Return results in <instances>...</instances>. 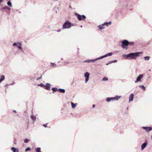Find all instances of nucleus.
Segmentation results:
<instances>
[{"label": "nucleus", "instance_id": "nucleus-8", "mask_svg": "<svg viewBox=\"0 0 152 152\" xmlns=\"http://www.w3.org/2000/svg\"><path fill=\"white\" fill-rule=\"evenodd\" d=\"M142 128L146 131H150L152 130V127L143 126Z\"/></svg>", "mask_w": 152, "mask_h": 152}, {"label": "nucleus", "instance_id": "nucleus-3", "mask_svg": "<svg viewBox=\"0 0 152 152\" xmlns=\"http://www.w3.org/2000/svg\"><path fill=\"white\" fill-rule=\"evenodd\" d=\"M70 27L71 25L70 24V22L68 20H66L63 25L62 29H64L69 28Z\"/></svg>", "mask_w": 152, "mask_h": 152}, {"label": "nucleus", "instance_id": "nucleus-45", "mask_svg": "<svg viewBox=\"0 0 152 152\" xmlns=\"http://www.w3.org/2000/svg\"><path fill=\"white\" fill-rule=\"evenodd\" d=\"M70 24L71 25V27L72 26H73L74 25V23H72L70 22Z\"/></svg>", "mask_w": 152, "mask_h": 152}, {"label": "nucleus", "instance_id": "nucleus-54", "mask_svg": "<svg viewBox=\"0 0 152 152\" xmlns=\"http://www.w3.org/2000/svg\"><path fill=\"white\" fill-rule=\"evenodd\" d=\"M69 63L68 62H64V64H65L66 63Z\"/></svg>", "mask_w": 152, "mask_h": 152}, {"label": "nucleus", "instance_id": "nucleus-2", "mask_svg": "<svg viewBox=\"0 0 152 152\" xmlns=\"http://www.w3.org/2000/svg\"><path fill=\"white\" fill-rule=\"evenodd\" d=\"M75 15L77 17V19L80 21L83 20L85 21L86 18V16L83 15H80L78 13H75Z\"/></svg>", "mask_w": 152, "mask_h": 152}, {"label": "nucleus", "instance_id": "nucleus-41", "mask_svg": "<svg viewBox=\"0 0 152 152\" xmlns=\"http://www.w3.org/2000/svg\"><path fill=\"white\" fill-rule=\"evenodd\" d=\"M98 58L99 59V60H100V59H102L103 58V56H101L100 57H98Z\"/></svg>", "mask_w": 152, "mask_h": 152}, {"label": "nucleus", "instance_id": "nucleus-52", "mask_svg": "<svg viewBox=\"0 0 152 152\" xmlns=\"http://www.w3.org/2000/svg\"><path fill=\"white\" fill-rule=\"evenodd\" d=\"M4 0H0V4H1V3H2Z\"/></svg>", "mask_w": 152, "mask_h": 152}, {"label": "nucleus", "instance_id": "nucleus-26", "mask_svg": "<svg viewBox=\"0 0 152 152\" xmlns=\"http://www.w3.org/2000/svg\"><path fill=\"white\" fill-rule=\"evenodd\" d=\"M29 141L30 140L27 138L24 139V140H23L24 142L25 143H27L28 142H29Z\"/></svg>", "mask_w": 152, "mask_h": 152}, {"label": "nucleus", "instance_id": "nucleus-60", "mask_svg": "<svg viewBox=\"0 0 152 152\" xmlns=\"http://www.w3.org/2000/svg\"><path fill=\"white\" fill-rule=\"evenodd\" d=\"M55 1H57L58 0H55Z\"/></svg>", "mask_w": 152, "mask_h": 152}, {"label": "nucleus", "instance_id": "nucleus-30", "mask_svg": "<svg viewBox=\"0 0 152 152\" xmlns=\"http://www.w3.org/2000/svg\"><path fill=\"white\" fill-rule=\"evenodd\" d=\"M145 60L149 61L150 59V57L149 56H145L144 57Z\"/></svg>", "mask_w": 152, "mask_h": 152}, {"label": "nucleus", "instance_id": "nucleus-53", "mask_svg": "<svg viewBox=\"0 0 152 152\" xmlns=\"http://www.w3.org/2000/svg\"><path fill=\"white\" fill-rule=\"evenodd\" d=\"M26 48H26L25 47V48H23V50H25V49H26Z\"/></svg>", "mask_w": 152, "mask_h": 152}, {"label": "nucleus", "instance_id": "nucleus-63", "mask_svg": "<svg viewBox=\"0 0 152 152\" xmlns=\"http://www.w3.org/2000/svg\"><path fill=\"white\" fill-rule=\"evenodd\" d=\"M149 71H151V69H150V70H149Z\"/></svg>", "mask_w": 152, "mask_h": 152}, {"label": "nucleus", "instance_id": "nucleus-5", "mask_svg": "<svg viewBox=\"0 0 152 152\" xmlns=\"http://www.w3.org/2000/svg\"><path fill=\"white\" fill-rule=\"evenodd\" d=\"M90 75V74L88 72H86L84 75V76L85 77V81L86 83H87L89 80V77Z\"/></svg>", "mask_w": 152, "mask_h": 152}, {"label": "nucleus", "instance_id": "nucleus-13", "mask_svg": "<svg viewBox=\"0 0 152 152\" xmlns=\"http://www.w3.org/2000/svg\"><path fill=\"white\" fill-rule=\"evenodd\" d=\"M1 9L2 10H7L8 11H10L11 10V8L7 6H5L2 7Z\"/></svg>", "mask_w": 152, "mask_h": 152}, {"label": "nucleus", "instance_id": "nucleus-9", "mask_svg": "<svg viewBox=\"0 0 152 152\" xmlns=\"http://www.w3.org/2000/svg\"><path fill=\"white\" fill-rule=\"evenodd\" d=\"M143 75L142 74L140 75L137 77L136 80L135 81V83H137L138 82L140 81L141 79L143 77Z\"/></svg>", "mask_w": 152, "mask_h": 152}, {"label": "nucleus", "instance_id": "nucleus-18", "mask_svg": "<svg viewBox=\"0 0 152 152\" xmlns=\"http://www.w3.org/2000/svg\"><path fill=\"white\" fill-rule=\"evenodd\" d=\"M113 97H108L106 99V101L107 102H109L111 101H113Z\"/></svg>", "mask_w": 152, "mask_h": 152}, {"label": "nucleus", "instance_id": "nucleus-29", "mask_svg": "<svg viewBox=\"0 0 152 152\" xmlns=\"http://www.w3.org/2000/svg\"><path fill=\"white\" fill-rule=\"evenodd\" d=\"M41 148L40 147H37L36 149V152H42L41 151Z\"/></svg>", "mask_w": 152, "mask_h": 152}, {"label": "nucleus", "instance_id": "nucleus-36", "mask_svg": "<svg viewBox=\"0 0 152 152\" xmlns=\"http://www.w3.org/2000/svg\"><path fill=\"white\" fill-rule=\"evenodd\" d=\"M16 141L17 139L16 138H14L13 143L15 144H16Z\"/></svg>", "mask_w": 152, "mask_h": 152}, {"label": "nucleus", "instance_id": "nucleus-61", "mask_svg": "<svg viewBox=\"0 0 152 152\" xmlns=\"http://www.w3.org/2000/svg\"><path fill=\"white\" fill-rule=\"evenodd\" d=\"M49 27H50V26H48V28H49Z\"/></svg>", "mask_w": 152, "mask_h": 152}, {"label": "nucleus", "instance_id": "nucleus-50", "mask_svg": "<svg viewBox=\"0 0 152 152\" xmlns=\"http://www.w3.org/2000/svg\"><path fill=\"white\" fill-rule=\"evenodd\" d=\"M13 112H14L15 113H16V111L15 110H13Z\"/></svg>", "mask_w": 152, "mask_h": 152}, {"label": "nucleus", "instance_id": "nucleus-38", "mask_svg": "<svg viewBox=\"0 0 152 152\" xmlns=\"http://www.w3.org/2000/svg\"><path fill=\"white\" fill-rule=\"evenodd\" d=\"M42 75H41V76L40 77L37 78V79H36L37 80H38L41 79L42 78Z\"/></svg>", "mask_w": 152, "mask_h": 152}, {"label": "nucleus", "instance_id": "nucleus-14", "mask_svg": "<svg viewBox=\"0 0 152 152\" xmlns=\"http://www.w3.org/2000/svg\"><path fill=\"white\" fill-rule=\"evenodd\" d=\"M117 62V61L116 60H115L113 61H110L109 62L107 63L106 64V65L107 66L109 64H111L112 63H116Z\"/></svg>", "mask_w": 152, "mask_h": 152}, {"label": "nucleus", "instance_id": "nucleus-7", "mask_svg": "<svg viewBox=\"0 0 152 152\" xmlns=\"http://www.w3.org/2000/svg\"><path fill=\"white\" fill-rule=\"evenodd\" d=\"M51 86V85L48 83H47L46 84V85H45V86L44 87V89L48 90H49L50 89V86Z\"/></svg>", "mask_w": 152, "mask_h": 152}, {"label": "nucleus", "instance_id": "nucleus-25", "mask_svg": "<svg viewBox=\"0 0 152 152\" xmlns=\"http://www.w3.org/2000/svg\"><path fill=\"white\" fill-rule=\"evenodd\" d=\"M7 5L10 7H12V4L11 1L10 0L7 1Z\"/></svg>", "mask_w": 152, "mask_h": 152}, {"label": "nucleus", "instance_id": "nucleus-27", "mask_svg": "<svg viewBox=\"0 0 152 152\" xmlns=\"http://www.w3.org/2000/svg\"><path fill=\"white\" fill-rule=\"evenodd\" d=\"M51 89L53 91L56 92L57 91H58V88L56 87L52 88Z\"/></svg>", "mask_w": 152, "mask_h": 152}, {"label": "nucleus", "instance_id": "nucleus-6", "mask_svg": "<svg viewBox=\"0 0 152 152\" xmlns=\"http://www.w3.org/2000/svg\"><path fill=\"white\" fill-rule=\"evenodd\" d=\"M143 53L142 51L141 52L134 53V59H136L137 57L142 55Z\"/></svg>", "mask_w": 152, "mask_h": 152}, {"label": "nucleus", "instance_id": "nucleus-22", "mask_svg": "<svg viewBox=\"0 0 152 152\" xmlns=\"http://www.w3.org/2000/svg\"><path fill=\"white\" fill-rule=\"evenodd\" d=\"M129 102L133 100V93L131 94L129 97Z\"/></svg>", "mask_w": 152, "mask_h": 152}, {"label": "nucleus", "instance_id": "nucleus-57", "mask_svg": "<svg viewBox=\"0 0 152 152\" xmlns=\"http://www.w3.org/2000/svg\"><path fill=\"white\" fill-rule=\"evenodd\" d=\"M82 26H82V25H81V26H80V27H81V28H82Z\"/></svg>", "mask_w": 152, "mask_h": 152}, {"label": "nucleus", "instance_id": "nucleus-20", "mask_svg": "<svg viewBox=\"0 0 152 152\" xmlns=\"http://www.w3.org/2000/svg\"><path fill=\"white\" fill-rule=\"evenodd\" d=\"M5 78V76L4 75H1L0 78V83L3 81Z\"/></svg>", "mask_w": 152, "mask_h": 152}, {"label": "nucleus", "instance_id": "nucleus-44", "mask_svg": "<svg viewBox=\"0 0 152 152\" xmlns=\"http://www.w3.org/2000/svg\"><path fill=\"white\" fill-rule=\"evenodd\" d=\"M22 53H24V50L23 49V48H22V49H21L20 50Z\"/></svg>", "mask_w": 152, "mask_h": 152}, {"label": "nucleus", "instance_id": "nucleus-62", "mask_svg": "<svg viewBox=\"0 0 152 152\" xmlns=\"http://www.w3.org/2000/svg\"><path fill=\"white\" fill-rule=\"evenodd\" d=\"M49 27H50V26H48V28H49Z\"/></svg>", "mask_w": 152, "mask_h": 152}, {"label": "nucleus", "instance_id": "nucleus-56", "mask_svg": "<svg viewBox=\"0 0 152 152\" xmlns=\"http://www.w3.org/2000/svg\"><path fill=\"white\" fill-rule=\"evenodd\" d=\"M61 60H63V58H61Z\"/></svg>", "mask_w": 152, "mask_h": 152}, {"label": "nucleus", "instance_id": "nucleus-32", "mask_svg": "<svg viewBox=\"0 0 152 152\" xmlns=\"http://www.w3.org/2000/svg\"><path fill=\"white\" fill-rule=\"evenodd\" d=\"M38 86H39L41 87H43L44 88V87L45 86V85L43 84V83H40V84H38L37 85Z\"/></svg>", "mask_w": 152, "mask_h": 152}, {"label": "nucleus", "instance_id": "nucleus-31", "mask_svg": "<svg viewBox=\"0 0 152 152\" xmlns=\"http://www.w3.org/2000/svg\"><path fill=\"white\" fill-rule=\"evenodd\" d=\"M108 80V78L107 77H105L103 78L102 80V81H107Z\"/></svg>", "mask_w": 152, "mask_h": 152}, {"label": "nucleus", "instance_id": "nucleus-19", "mask_svg": "<svg viewBox=\"0 0 152 152\" xmlns=\"http://www.w3.org/2000/svg\"><path fill=\"white\" fill-rule=\"evenodd\" d=\"M77 103H74L73 102H71V105L73 109L75 108L76 106L77 105Z\"/></svg>", "mask_w": 152, "mask_h": 152}, {"label": "nucleus", "instance_id": "nucleus-12", "mask_svg": "<svg viewBox=\"0 0 152 152\" xmlns=\"http://www.w3.org/2000/svg\"><path fill=\"white\" fill-rule=\"evenodd\" d=\"M121 97V96L116 95L115 97H113V100H118Z\"/></svg>", "mask_w": 152, "mask_h": 152}, {"label": "nucleus", "instance_id": "nucleus-1", "mask_svg": "<svg viewBox=\"0 0 152 152\" xmlns=\"http://www.w3.org/2000/svg\"><path fill=\"white\" fill-rule=\"evenodd\" d=\"M130 45H133V42H130L127 40L124 39L121 42V46L122 48L127 50L128 49L127 46Z\"/></svg>", "mask_w": 152, "mask_h": 152}, {"label": "nucleus", "instance_id": "nucleus-47", "mask_svg": "<svg viewBox=\"0 0 152 152\" xmlns=\"http://www.w3.org/2000/svg\"><path fill=\"white\" fill-rule=\"evenodd\" d=\"M91 62L93 63H94L95 62L94 61V59H91Z\"/></svg>", "mask_w": 152, "mask_h": 152}, {"label": "nucleus", "instance_id": "nucleus-35", "mask_svg": "<svg viewBox=\"0 0 152 152\" xmlns=\"http://www.w3.org/2000/svg\"><path fill=\"white\" fill-rule=\"evenodd\" d=\"M56 66V64H55L54 63H53L52 62L50 63V66L52 67L53 66Z\"/></svg>", "mask_w": 152, "mask_h": 152}, {"label": "nucleus", "instance_id": "nucleus-55", "mask_svg": "<svg viewBox=\"0 0 152 152\" xmlns=\"http://www.w3.org/2000/svg\"><path fill=\"white\" fill-rule=\"evenodd\" d=\"M89 63L90 62H91V59H89Z\"/></svg>", "mask_w": 152, "mask_h": 152}, {"label": "nucleus", "instance_id": "nucleus-59", "mask_svg": "<svg viewBox=\"0 0 152 152\" xmlns=\"http://www.w3.org/2000/svg\"><path fill=\"white\" fill-rule=\"evenodd\" d=\"M128 107H128H128H127V110H128Z\"/></svg>", "mask_w": 152, "mask_h": 152}, {"label": "nucleus", "instance_id": "nucleus-51", "mask_svg": "<svg viewBox=\"0 0 152 152\" xmlns=\"http://www.w3.org/2000/svg\"><path fill=\"white\" fill-rule=\"evenodd\" d=\"M61 31V29H58L57 31V32H60Z\"/></svg>", "mask_w": 152, "mask_h": 152}, {"label": "nucleus", "instance_id": "nucleus-15", "mask_svg": "<svg viewBox=\"0 0 152 152\" xmlns=\"http://www.w3.org/2000/svg\"><path fill=\"white\" fill-rule=\"evenodd\" d=\"M147 145V142H145L142 144L141 145V150H143L146 146Z\"/></svg>", "mask_w": 152, "mask_h": 152}, {"label": "nucleus", "instance_id": "nucleus-58", "mask_svg": "<svg viewBox=\"0 0 152 152\" xmlns=\"http://www.w3.org/2000/svg\"><path fill=\"white\" fill-rule=\"evenodd\" d=\"M54 92H55V91H53L52 92V93H53H53H54Z\"/></svg>", "mask_w": 152, "mask_h": 152}, {"label": "nucleus", "instance_id": "nucleus-34", "mask_svg": "<svg viewBox=\"0 0 152 152\" xmlns=\"http://www.w3.org/2000/svg\"><path fill=\"white\" fill-rule=\"evenodd\" d=\"M139 87L142 88L143 90H145V88L143 85H140Z\"/></svg>", "mask_w": 152, "mask_h": 152}, {"label": "nucleus", "instance_id": "nucleus-16", "mask_svg": "<svg viewBox=\"0 0 152 152\" xmlns=\"http://www.w3.org/2000/svg\"><path fill=\"white\" fill-rule=\"evenodd\" d=\"M30 118L34 122H35L36 121V117L35 115H30Z\"/></svg>", "mask_w": 152, "mask_h": 152}, {"label": "nucleus", "instance_id": "nucleus-42", "mask_svg": "<svg viewBox=\"0 0 152 152\" xmlns=\"http://www.w3.org/2000/svg\"><path fill=\"white\" fill-rule=\"evenodd\" d=\"M15 82H14L13 81H12V83H11L9 84V85H10V86H12V85L13 84H15Z\"/></svg>", "mask_w": 152, "mask_h": 152}, {"label": "nucleus", "instance_id": "nucleus-23", "mask_svg": "<svg viewBox=\"0 0 152 152\" xmlns=\"http://www.w3.org/2000/svg\"><path fill=\"white\" fill-rule=\"evenodd\" d=\"M98 27L100 30H102L105 28V27L104 26V25H102V24L99 25Z\"/></svg>", "mask_w": 152, "mask_h": 152}, {"label": "nucleus", "instance_id": "nucleus-4", "mask_svg": "<svg viewBox=\"0 0 152 152\" xmlns=\"http://www.w3.org/2000/svg\"><path fill=\"white\" fill-rule=\"evenodd\" d=\"M122 56L126 59H133V53H131L127 54H123Z\"/></svg>", "mask_w": 152, "mask_h": 152}, {"label": "nucleus", "instance_id": "nucleus-43", "mask_svg": "<svg viewBox=\"0 0 152 152\" xmlns=\"http://www.w3.org/2000/svg\"><path fill=\"white\" fill-rule=\"evenodd\" d=\"M94 59V61L95 62V61H98V60H99V59L98 58H98H95Z\"/></svg>", "mask_w": 152, "mask_h": 152}, {"label": "nucleus", "instance_id": "nucleus-49", "mask_svg": "<svg viewBox=\"0 0 152 152\" xmlns=\"http://www.w3.org/2000/svg\"><path fill=\"white\" fill-rule=\"evenodd\" d=\"M95 104H93L92 105V108H94L95 107Z\"/></svg>", "mask_w": 152, "mask_h": 152}, {"label": "nucleus", "instance_id": "nucleus-21", "mask_svg": "<svg viewBox=\"0 0 152 152\" xmlns=\"http://www.w3.org/2000/svg\"><path fill=\"white\" fill-rule=\"evenodd\" d=\"M58 91L60 93H64L65 92V91L64 89L59 88L58 89Z\"/></svg>", "mask_w": 152, "mask_h": 152}, {"label": "nucleus", "instance_id": "nucleus-46", "mask_svg": "<svg viewBox=\"0 0 152 152\" xmlns=\"http://www.w3.org/2000/svg\"><path fill=\"white\" fill-rule=\"evenodd\" d=\"M128 9L130 11H132V8H128Z\"/></svg>", "mask_w": 152, "mask_h": 152}, {"label": "nucleus", "instance_id": "nucleus-28", "mask_svg": "<svg viewBox=\"0 0 152 152\" xmlns=\"http://www.w3.org/2000/svg\"><path fill=\"white\" fill-rule=\"evenodd\" d=\"M20 42H15L13 43L12 44V46H17Z\"/></svg>", "mask_w": 152, "mask_h": 152}, {"label": "nucleus", "instance_id": "nucleus-40", "mask_svg": "<svg viewBox=\"0 0 152 152\" xmlns=\"http://www.w3.org/2000/svg\"><path fill=\"white\" fill-rule=\"evenodd\" d=\"M9 85V84H8L7 83L6 84H5L4 86L6 88H8V86Z\"/></svg>", "mask_w": 152, "mask_h": 152}, {"label": "nucleus", "instance_id": "nucleus-33", "mask_svg": "<svg viewBox=\"0 0 152 152\" xmlns=\"http://www.w3.org/2000/svg\"><path fill=\"white\" fill-rule=\"evenodd\" d=\"M31 150V149L30 148L28 147L25 150V151L27 152L28 151H30Z\"/></svg>", "mask_w": 152, "mask_h": 152}, {"label": "nucleus", "instance_id": "nucleus-17", "mask_svg": "<svg viewBox=\"0 0 152 152\" xmlns=\"http://www.w3.org/2000/svg\"><path fill=\"white\" fill-rule=\"evenodd\" d=\"M112 22L111 21H110L109 22H105L102 24V25H104V26H108L109 25H110L111 24Z\"/></svg>", "mask_w": 152, "mask_h": 152}, {"label": "nucleus", "instance_id": "nucleus-11", "mask_svg": "<svg viewBox=\"0 0 152 152\" xmlns=\"http://www.w3.org/2000/svg\"><path fill=\"white\" fill-rule=\"evenodd\" d=\"M113 54L112 53L110 52V53H107L106 54L102 56H103V58H104L107 57L109 56H112L113 55Z\"/></svg>", "mask_w": 152, "mask_h": 152}, {"label": "nucleus", "instance_id": "nucleus-10", "mask_svg": "<svg viewBox=\"0 0 152 152\" xmlns=\"http://www.w3.org/2000/svg\"><path fill=\"white\" fill-rule=\"evenodd\" d=\"M11 150L12 151V152H18L19 151L18 148L14 147H11Z\"/></svg>", "mask_w": 152, "mask_h": 152}, {"label": "nucleus", "instance_id": "nucleus-39", "mask_svg": "<svg viewBox=\"0 0 152 152\" xmlns=\"http://www.w3.org/2000/svg\"><path fill=\"white\" fill-rule=\"evenodd\" d=\"M43 126L45 127H47V123H46L45 124H44L43 125Z\"/></svg>", "mask_w": 152, "mask_h": 152}, {"label": "nucleus", "instance_id": "nucleus-37", "mask_svg": "<svg viewBox=\"0 0 152 152\" xmlns=\"http://www.w3.org/2000/svg\"><path fill=\"white\" fill-rule=\"evenodd\" d=\"M83 62H84V63L86 62V63H89V59H88V60H86L85 61H83Z\"/></svg>", "mask_w": 152, "mask_h": 152}, {"label": "nucleus", "instance_id": "nucleus-24", "mask_svg": "<svg viewBox=\"0 0 152 152\" xmlns=\"http://www.w3.org/2000/svg\"><path fill=\"white\" fill-rule=\"evenodd\" d=\"M17 47L19 50L21 49H22L21 43L20 42Z\"/></svg>", "mask_w": 152, "mask_h": 152}, {"label": "nucleus", "instance_id": "nucleus-48", "mask_svg": "<svg viewBox=\"0 0 152 152\" xmlns=\"http://www.w3.org/2000/svg\"><path fill=\"white\" fill-rule=\"evenodd\" d=\"M29 79H30V80H32L33 79V78L32 77H29Z\"/></svg>", "mask_w": 152, "mask_h": 152}]
</instances>
